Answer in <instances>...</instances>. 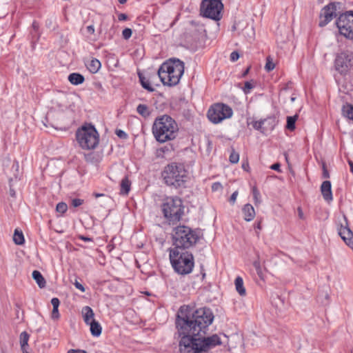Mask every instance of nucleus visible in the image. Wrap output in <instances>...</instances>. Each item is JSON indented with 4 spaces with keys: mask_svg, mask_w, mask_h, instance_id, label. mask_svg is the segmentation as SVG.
<instances>
[{
    "mask_svg": "<svg viewBox=\"0 0 353 353\" xmlns=\"http://www.w3.org/2000/svg\"><path fill=\"white\" fill-rule=\"evenodd\" d=\"M214 317L210 308L201 307L192 311L190 306L183 305L179 309L177 324L188 333L196 336L202 332L205 333Z\"/></svg>",
    "mask_w": 353,
    "mask_h": 353,
    "instance_id": "f257e3e1",
    "label": "nucleus"
},
{
    "mask_svg": "<svg viewBox=\"0 0 353 353\" xmlns=\"http://www.w3.org/2000/svg\"><path fill=\"white\" fill-rule=\"evenodd\" d=\"M152 132L154 139L160 143L172 141L179 132L176 121L168 114L157 117L152 124Z\"/></svg>",
    "mask_w": 353,
    "mask_h": 353,
    "instance_id": "f03ea898",
    "label": "nucleus"
},
{
    "mask_svg": "<svg viewBox=\"0 0 353 353\" xmlns=\"http://www.w3.org/2000/svg\"><path fill=\"white\" fill-rule=\"evenodd\" d=\"M184 68L183 61L177 59H170L161 64L158 75L163 85H176L183 74Z\"/></svg>",
    "mask_w": 353,
    "mask_h": 353,
    "instance_id": "7ed1b4c3",
    "label": "nucleus"
},
{
    "mask_svg": "<svg viewBox=\"0 0 353 353\" xmlns=\"http://www.w3.org/2000/svg\"><path fill=\"white\" fill-rule=\"evenodd\" d=\"M161 177L165 185L174 188L185 187L189 179L188 172L185 165L175 162L164 167L161 172Z\"/></svg>",
    "mask_w": 353,
    "mask_h": 353,
    "instance_id": "20e7f679",
    "label": "nucleus"
},
{
    "mask_svg": "<svg viewBox=\"0 0 353 353\" xmlns=\"http://www.w3.org/2000/svg\"><path fill=\"white\" fill-rule=\"evenodd\" d=\"M172 239L174 248L188 250L196 244L199 236L196 230L188 226L180 225L173 228Z\"/></svg>",
    "mask_w": 353,
    "mask_h": 353,
    "instance_id": "39448f33",
    "label": "nucleus"
},
{
    "mask_svg": "<svg viewBox=\"0 0 353 353\" xmlns=\"http://www.w3.org/2000/svg\"><path fill=\"white\" fill-rule=\"evenodd\" d=\"M164 218L170 223L179 222L183 214L185 207L183 201L177 196H165L161 205Z\"/></svg>",
    "mask_w": 353,
    "mask_h": 353,
    "instance_id": "423d86ee",
    "label": "nucleus"
},
{
    "mask_svg": "<svg viewBox=\"0 0 353 353\" xmlns=\"http://www.w3.org/2000/svg\"><path fill=\"white\" fill-rule=\"evenodd\" d=\"M169 257L174 271L185 275L192 272L194 263L193 255L188 252H182L177 248L170 250Z\"/></svg>",
    "mask_w": 353,
    "mask_h": 353,
    "instance_id": "0eeeda50",
    "label": "nucleus"
},
{
    "mask_svg": "<svg viewBox=\"0 0 353 353\" xmlns=\"http://www.w3.org/2000/svg\"><path fill=\"white\" fill-rule=\"evenodd\" d=\"M76 140L83 150H92L99 143V134L92 125H85L77 130Z\"/></svg>",
    "mask_w": 353,
    "mask_h": 353,
    "instance_id": "6e6552de",
    "label": "nucleus"
},
{
    "mask_svg": "<svg viewBox=\"0 0 353 353\" xmlns=\"http://www.w3.org/2000/svg\"><path fill=\"white\" fill-rule=\"evenodd\" d=\"M233 115L232 108L223 103H216L210 105L207 112V117L214 124H219Z\"/></svg>",
    "mask_w": 353,
    "mask_h": 353,
    "instance_id": "1a4fd4ad",
    "label": "nucleus"
},
{
    "mask_svg": "<svg viewBox=\"0 0 353 353\" xmlns=\"http://www.w3.org/2000/svg\"><path fill=\"white\" fill-rule=\"evenodd\" d=\"M223 8V3L220 0H203L200 6V12L204 17L218 21L221 17Z\"/></svg>",
    "mask_w": 353,
    "mask_h": 353,
    "instance_id": "9d476101",
    "label": "nucleus"
},
{
    "mask_svg": "<svg viewBox=\"0 0 353 353\" xmlns=\"http://www.w3.org/2000/svg\"><path fill=\"white\" fill-rule=\"evenodd\" d=\"M336 24L341 35L353 39V12H347L341 14Z\"/></svg>",
    "mask_w": 353,
    "mask_h": 353,
    "instance_id": "9b49d317",
    "label": "nucleus"
},
{
    "mask_svg": "<svg viewBox=\"0 0 353 353\" xmlns=\"http://www.w3.org/2000/svg\"><path fill=\"white\" fill-rule=\"evenodd\" d=\"M179 352L181 353H200L201 346H199V339L190 336L189 335H184L181 337L179 344Z\"/></svg>",
    "mask_w": 353,
    "mask_h": 353,
    "instance_id": "f8f14e48",
    "label": "nucleus"
},
{
    "mask_svg": "<svg viewBox=\"0 0 353 353\" xmlns=\"http://www.w3.org/2000/svg\"><path fill=\"white\" fill-rule=\"evenodd\" d=\"M352 66V53L342 52L336 57L335 60V68L341 74H346Z\"/></svg>",
    "mask_w": 353,
    "mask_h": 353,
    "instance_id": "ddd939ff",
    "label": "nucleus"
},
{
    "mask_svg": "<svg viewBox=\"0 0 353 353\" xmlns=\"http://www.w3.org/2000/svg\"><path fill=\"white\" fill-rule=\"evenodd\" d=\"M272 119H263L255 120L254 118H249L247 120L248 125H252L254 130H259L263 133L273 129Z\"/></svg>",
    "mask_w": 353,
    "mask_h": 353,
    "instance_id": "4468645a",
    "label": "nucleus"
},
{
    "mask_svg": "<svg viewBox=\"0 0 353 353\" xmlns=\"http://www.w3.org/2000/svg\"><path fill=\"white\" fill-rule=\"evenodd\" d=\"M336 6L334 3H331L325 6L321 12L319 26H325L331 21L336 15Z\"/></svg>",
    "mask_w": 353,
    "mask_h": 353,
    "instance_id": "2eb2a0df",
    "label": "nucleus"
},
{
    "mask_svg": "<svg viewBox=\"0 0 353 353\" xmlns=\"http://www.w3.org/2000/svg\"><path fill=\"white\" fill-rule=\"evenodd\" d=\"M199 346H201V352H206L209 349L214 347L221 343L220 338L214 334L211 336L203 338V339H198Z\"/></svg>",
    "mask_w": 353,
    "mask_h": 353,
    "instance_id": "dca6fc26",
    "label": "nucleus"
},
{
    "mask_svg": "<svg viewBox=\"0 0 353 353\" xmlns=\"http://www.w3.org/2000/svg\"><path fill=\"white\" fill-rule=\"evenodd\" d=\"M338 233L344 242L350 248H353V233L347 226L341 225Z\"/></svg>",
    "mask_w": 353,
    "mask_h": 353,
    "instance_id": "f3484780",
    "label": "nucleus"
},
{
    "mask_svg": "<svg viewBox=\"0 0 353 353\" xmlns=\"http://www.w3.org/2000/svg\"><path fill=\"white\" fill-rule=\"evenodd\" d=\"M321 192L325 201L328 202L332 201V185L330 181H325L322 183Z\"/></svg>",
    "mask_w": 353,
    "mask_h": 353,
    "instance_id": "a211bd4d",
    "label": "nucleus"
},
{
    "mask_svg": "<svg viewBox=\"0 0 353 353\" xmlns=\"http://www.w3.org/2000/svg\"><path fill=\"white\" fill-rule=\"evenodd\" d=\"M242 213L243 214L244 219L246 221H252L256 215L254 207L250 204H245L242 208Z\"/></svg>",
    "mask_w": 353,
    "mask_h": 353,
    "instance_id": "6ab92c4d",
    "label": "nucleus"
},
{
    "mask_svg": "<svg viewBox=\"0 0 353 353\" xmlns=\"http://www.w3.org/2000/svg\"><path fill=\"white\" fill-rule=\"evenodd\" d=\"M82 315L84 322L88 325L94 320V313L92 309L89 306H85L82 308Z\"/></svg>",
    "mask_w": 353,
    "mask_h": 353,
    "instance_id": "aec40b11",
    "label": "nucleus"
},
{
    "mask_svg": "<svg viewBox=\"0 0 353 353\" xmlns=\"http://www.w3.org/2000/svg\"><path fill=\"white\" fill-rule=\"evenodd\" d=\"M88 70L92 74L97 73L101 67V63L99 60L96 58H92L91 60L85 63Z\"/></svg>",
    "mask_w": 353,
    "mask_h": 353,
    "instance_id": "412c9836",
    "label": "nucleus"
},
{
    "mask_svg": "<svg viewBox=\"0 0 353 353\" xmlns=\"http://www.w3.org/2000/svg\"><path fill=\"white\" fill-rule=\"evenodd\" d=\"M51 304L53 307L52 311L51 313V318L52 320L57 321L60 318V314L59 312V306L60 305V301L58 298H52L51 299Z\"/></svg>",
    "mask_w": 353,
    "mask_h": 353,
    "instance_id": "4be33fe9",
    "label": "nucleus"
},
{
    "mask_svg": "<svg viewBox=\"0 0 353 353\" xmlns=\"http://www.w3.org/2000/svg\"><path fill=\"white\" fill-rule=\"evenodd\" d=\"M29 339H30V335L28 334V332H22L21 333L19 339H20L21 349L23 353H30L28 351Z\"/></svg>",
    "mask_w": 353,
    "mask_h": 353,
    "instance_id": "5701e85b",
    "label": "nucleus"
},
{
    "mask_svg": "<svg viewBox=\"0 0 353 353\" xmlns=\"http://www.w3.org/2000/svg\"><path fill=\"white\" fill-rule=\"evenodd\" d=\"M68 81L72 85H80L85 81L84 77L79 73H72L68 76Z\"/></svg>",
    "mask_w": 353,
    "mask_h": 353,
    "instance_id": "b1692460",
    "label": "nucleus"
},
{
    "mask_svg": "<svg viewBox=\"0 0 353 353\" xmlns=\"http://www.w3.org/2000/svg\"><path fill=\"white\" fill-rule=\"evenodd\" d=\"M235 289L240 296L246 295V290L244 287L243 280L241 276H237L234 281Z\"/></svg>",
    "mask_w": 353,
    "mask_h": 353,
    "instance_id": "393cba45",
    "label": "nucleus"
},
{
    "mask_svg": "<svg viewBox=\"0 0 353 353\" xmlns=\"http://www.w3.org/2000/svg\"><path fill=\"white\" fill-rule=\"evenodd\" d=\"M137 113L143 118H148L150 116L152 110L146 104H139L137 107Z\"/></svg>",
    "mask_w": 353,
    "mask_h": 353,
    "instance_id": "a878e982",
    "label": "nucleus"
},
{
    "mask_svg": "<svg viewBox=\"0 0 353 353\" xmlns=\"http://www.w3.org/2000/svg\"><path fill=\"white\" fill-rule=\"evenodd\" d=\"M121 186V194L127 195L130 190V186H131V182L129 180L128 176L124 177L121 182L120 184Z\"/></svg>",
    "mask_w": 353,
    "mask_h": 353,
    "instance_id": "bb28decb",
    "label": "nucleus"
},
{
    "mask_svg": "<svg viewBox=\"0 0 353 353\" xmlns=\"http://www.w3.org/2000/svg\"><path fill=\"white\" fill-rule=\"evenodd\" d=\"M90 327V332L94 336H99L101 334L102 327L99 322L92 321L91 323L88 324Z\"/></svg>",
    "mask_w": 353,
    "mask_h": 353,
    "instance_id": "cd10ccee",
    "label": "nucleus"
},
{
    "mask_svg": "<svg viewBox=\"0 0 353 353\" xmlns=\"http://www.w3.org/2000/svg\"><path fill=\"white\" fill-rule=\"evenodd\" d=\"M32 278L35 280L39 288H43L46 286V280L39 271L34 270L32 272Z\"/></svg>",
    "mask_w": 353,
    "mask_h": 353,
    "instance_id": "c85d7f7f",
    "label": "nucleus"
},
{
    "mask_svg": "<svg viewBox=\"0 0 353 353\" xmlns=\"http://www.w3.org/2000/svg\"><path fill=\"white\" fill-rule=\"evenodd\" d=\"M139 79L141 84L143 88H145L149 92H153L154 90V88H153L152 85L151 84L150 80L148 78L141 74H139Z\"/></svg>",
    "mask_w": 353,
    "mask_h": 353,
    "instance_id": "c756f323",
    "label": "nucleus"
},
{
    "mask_svg": "<svg viewBox=\"0 0 353 353\" xmlns=\"http://www.w3.org/2000/svg\"><path fill=\"white\" fill-rule=\"evenodd\" d=\"M13 241L17 245H23L25 242L24 236L21 231L16 229L13 235Z\"/></svg>",
    "mask_w": 353,
    "mask_h": 353,
    "instance_id": "7c9ffc66",
    "label": "nucleus"
},
{
    "mask_svg": "<svg viewBox=\"0 0 353 353\" xmlns=\"http://www.w3.org/2000/svg\"><path fill=\"white\" fill-rule=\"evenodd\" d=\"M343 113L349 119L353 120V105L347 104L343 108Z\"/></svg>",
    "mask_w": 353,
    "mask_h": 353,
    "instance_id": "2f4dec72",
    "label": "nucleus"
},
{
    "mask_svg": "<svg viewBox=\"0 0 353 353\" xmlns=\"http://www.w3.org/2000/svg\"><path fill=\"white\" fill-rule=\"evenodd\" d=\"M298 116L295 115L294 117H287V125L286 128L292 131L295 129V123L297 120Z\"/></svg>",
    "mask_w": 353,
    "mask_h": 353,
    "instance_id": "473e14b6",
    "label": "nucleus"
},
{
    "mask_svg": "<svg viewBox=\"0 0 353 353\" xmlns=\"http://www.w3.org/2000/svg\"><path fill=\"white\" fill-rule=\"evenodd\" d=\"M252 192L254 198V201L256 205L261 203V194L256 186H254L252 189Z\"/></svg>",
    "mask_w": 353,
    "mask_h": 353,
    "instance_id": "72a5a7b5",
    "label": "nucleus"
},
{
    "mask_svg": "<svg viewBox=\"0 0 353 353\" xmlns=\"http://www.w3.org/2000/svg\"><path fill=\"white\" fill-rule=\"evenodd\" d=\"M274 68H275V64L273 62L272 58L270 56H268L266 58V63L265 65V69L268 72H270V71L273 70L274 69Z\"/></svg>",
    "mask_w": 353,
    "mask_h": 353,
    "instance_id": "f704fd0d",
    "label": "nucleus"
},
{
    "mask_svg": "<svg viewBox=\"0 0 353 353\" xmlns=\"http://www.w3.org/2000/svg\"><path fill=\"white\" fill-rule=\"evenodd\" d=\"M253 266L254 267L256 273L258 276L261 279H263V273L261 269V263L259 261H255L253 262Z\"/></svg>",
    "mask_w": 353,
    "mask_h": 353,
    "instance_id": "c9c22d12",
    "label": "nucleus"
},
{
    "mask_svg": "<svg viewBox=\"0 0 353 353\" xmlns=\"http://www.w3.org/2000/svg\"><path fill=\"white\" fill-rule=\"evenodd\" d=\"M68 210V205L64 202H60L57 205L56 210L57 212L63 214Z\"/></svg>",
    "mask_w": 353,
    "mask_h": 353,
    "instance_id": "e433bc0d",
    "label": "nucleus"
},
{
    "mask_svg": "<svg viewBox=\"0 0 353 353\" xmlns=\"http://www.w3.org/2000/svg\"><path fill=\"white\" fill-rule=\"evenodd\" d=\"M229 160L232 163H238L239 160V154L237 152L232 151L230 154Z\"/></svg>",
    "mask_w": 353,
    "mask_h": 353,
    "instance_id": "4c0bfd02",
    "label": "nucleus"
},
{
    "mask_svg": "<svg viewBox=\"0 0 353 353\" xmlns=\"http://www.w3.org/2000/svg\"><path fill=\"white\" fill-rule=\"evenodd\" d=\"M132 31L130 28H126L122 32V36L125 39H128L131 37Z\"/></svg>",
    "mask_w": 353,
    "mask_h": 353,
    "instance_id": "58836bf2",
    "label": "nucleus"
},
{
    "mask_svg": "<svg viewBox=\"0 0 353 353\" xmlns=\"http://www.w3.org/2000/svg\"><path fill=\"white\" fill-rule=\"evenodd\" d=\"M223 190V185L220 182H215L212 185V192L221 191Z\"/></svg>",
    "mask_w": 353,
    "mask_h": 353,
    "instance_id": "ea45409f",
    "label": "nucleus"
},
{
    "mask_svg": "<svg viewBox=\"0 0 353 353\" xmlns=\"http://www.w3.org/2000/svg\"><path fill=\"white\" fill-rule=\"evenodd\" d=\"M83 203H84V201L81 199H74L72 201V205L74 208L81 205Z\"/></svg>",
    "mask_w": 353,
    "mask_h": 353,
    "instance_id": "a19ab883",
    "label": "nucleus"
},
{
    "mask_svg": "<svg viewBox=\"0 0 353 353\" xmlns=\"http://www.w3.org/2000/svg\"><path fill=\"white\" fill-rule=\"evenodd\" d=\"M253 88V85L249 82L246 81L244 85L243 90L245 93L250 92V91Z\"/></svg>",
    "mask_w": 353,
    "mask_h": 353,
    "instance_id": "79ce46f5",
    "label": "nucleus"
},
{
    "mask_svg": "<svg viewBox=\"0 0 353 353\" xmlns=\"http://www.w3.org/2000/svg\"><path fill=\"white\" fill-rule=\"evenodd\" d=\"M238 194H239L238 191H235V192H234L232 194V195H231V196H230V202L232 205H234V204L235 203L236 200V198H237V196H238Z\"/></svg>",
    "mask_w": 353,
    "mask_h": 353,
    "instance_id": "37998d69",
    "label": "nucleus"
},
{
    "mask_svg": "<svg viewBox=\"0 0 353 353\" xmlns=\"http://www.w3.org/2000/svg\"><path fill=\"white\" fill-rule=\"evenodd\" d=\"M74 285L75 288H77L78 290H79L81 292H84L85 291V289L83 287V285L81 283H80L79 281H75V282L74 283Z\"/></svg>",
    "mask_w": 353,
    "mask_h": 353,
    "instance_id": "c03bdc74",
    "label": "nucleus"
},
{
    "mask_svg": "<svg viewBox=\"0 0 353 353\" xmlns=\"http://www.w3.org/2000/svg\"><path fill=\"white\" fill-rule=\"evenodd\" d=\"M239 54L237 52L234 51L230 54V60L232 61H236L239 59Z\"/></svg>",
    "mask_w": 353,
    "mask_h": 353,
    "instance_id": "a18cd8bd",
    "label": "nucleus"
},
{
    "mask_svg": "<svg viewBox=\"0 0 353 353\" xmlns=\"http://www.w3.org/2000/svg\"><path fill=\"white\" fill-rule=\"evenodd\" d=\"M280 167H281L280 163H274V164L270 166V168L272 170H276V171H278V172H281Z\"/></svg>",
    "mask_w": 353,
    "mask_h": 353,
    "instance_id": "49530a36",
    "label": "nucleus"
},
{
    "mask_svg": "<svg viewBox=\"0 0 353 353\" xmlns=\"http://www.w3.org/2000/svg\"><path fill=\"white\" fill-rule=\"evenodd\" d=\"M118 19L119 21H125L127 19V15L125 14H123V13H121L119 14L118 16Z\"/></svg>",
    "mask_w": 353,
    "mask_h": 353,
    "instance_id": "de8ad7c7",
    "label": "nucleus"
},
{
    "mask_svg": "<svg viewBox=\"0 0 353 353\" xmlns=\"http://www.w3.org/2000/svg\"><path fill=\"white\" fill-rule=\"evenodd\" d=\"M242 168L245 171H249L250 166L248 161L245 163H243Z\"/></svg>",
    "mask_w": 353,
    "mask_h": 353,
    "instance_id": "09e8293b",
    "label": "nucleus"
},
{
    "mask_svg": "<svg viewBox=\"0 0 353 353\" xmlns=\"http://www.w3.org/2000/svg\"><path fill=\"white\" fill-rule=\"evenodd\" d=\"M117 134L119 137H123V138H125L126 137V134L122 131V130H119L117 132Z\"/></svg>",
    "mask_w": 353,
    "mask_h": 353,
    "instance_id": "8fccbe9b",
    "label": "nucleus"
},
{
    "mask_svg": "<svg viewBox=\"0 0 353 353\" xmlns=\"http://www.w3.org/2000/svg\"><path fill=\"white\" fill-rule=\"evenodd\" d=\"M88 32L90 34H93L94 32V28L93 26H88L87 27Z\"/></svg>",
    "mask_w": 353,
    "mask_h": 353,
    "instance_id": "3c124183",
    "label": "nucleus"
},
{
    "mask_svg": "<svg viewBox=\"0 0 353 353\" xmlns=\"http://www.w3.org/2000/svg\"><path fill=\"white\" fill-rule=\"evenodd\" d=\"M255 228L259 230H261V221H259L258 222L256 225H255Z\"/></svg>",
    "mask_w": 353,
    "mask_h": 353,
    "instance_id": "603ef678",
    "label": "nucleus"
},
{
    "mask_svg": "<svg viewBox=\"0 0 353 353\" xmlns=\"http://www.w3.org/2000/svg\"><path fill=\"white\" fill-rule=\"evenodd\" d=\"M323 176H324L325 178H328V177H329V174H328V172H327V170H324V172H323Z\"/></svg>",
    "mask_w": 353,
    "mask_h": 353,
    "instance_id": "864d4df0",
    "label": "nucleus"
},
{
    "mask_svg": "<svg viewBox=\"0 0 353 353\" xmlns=\"http://www.w3.org/2000/svg\"><path fill=\"white\" fill-rule=\"evenodd\" d=\"M94 196L96 198H98V197H100V196H104V194L94 193Z\"/></svg>",
    "mask_w": 353,
    "mask_h": 353,
    "instance_id": "5fc2aeb1",
    "label": "nucleus"
},
{
    "mask_svg": "<svg viewBox=\"0 0 353 353\" xmlns=\"http://www.w3.org/2000/svg\"><path fill=\"white\" fill-rule=\"evenodd\" d=\"M68 353H79V351L76 350H70Z\"/></svg>",
    "mask_w": 353,
    "mask_h": 353,
    "instance_id": "6e6d98bb",
    "label": "nucleus"
},
{
    "mask_svg": "<svg viewBox=\"0 0 353 353\" xmlns=\"http://www.w3.org/2000/svg\"><path fill=\"white\" fill-rule=\"evenodd\" d=\"M349 165L350 166V170L353 173V163L352 161H349Z\"/></svg>",
    "mask_w": 353,
    "mask_h": 353,
    "instance_id": "4d7b16f0",
    "label": "nucleus"
},
{
    "mask_svg": "<svg viewBox=\"0 0 353 353\" xmlns=\"http://www.w3.org/2000/svg\"><path fill=\"white\" fill-rule=\"evenodd\" d=\"M299 216L301 218L303 217V212H302V210H301V208H299Z\"/></svg>",
    "mask_w": 353,
    "mask_h": 353,
    "instance_id": "13d9d810",
    "label": "nucleus"
},
{
    "mask_svg": "<svg viewBox=\"0 0 353 353\" xmlns=\"http://www.w3.org/2000/svg\"><path fill=\"white\" fill-rule=\"evenodd\" d=\"M127 1V0H119V2L121 4L125 3Z\"/></svg>",
    "mask_w": 353,
    "mask_h": 353,
    "instance_id": "bf43d9fd",
    "label": "nucleus"
},
{
    "mask_svg": "<svg viewBox=\"0 0 353 353\" xmlns=\"http://www.w3.org/2000/svg\"><path fill=\"white\" fill-rule=\"evenodd\" d=\"M248 70H249V68H248V69H247V70L245 72L244 75H245V74H246L248 72Z\"/></svg>",
    "mask_w": 353,
    "mask_h": 353,
    "instance_id": "052dcab7",
    "label": "nucleus"
},
{
    "mask_svg": "<svg viewBox=\"0 0 353 353\" xmlns=\"http://www.w3.org/2000/svg\"><path fill=\"white\" fill-rule=\"evenodd\" d=\"M34 28H37V26L35 25V23H33Z\"/></svg>",
    "mask_w": 353,
    "mask_h": 353,
    "instance_id": "680f3d73",
    "label": "nucleus"
},
{
    "mask_svg": "<svg viewBox=\"0 0 353 353\" xmlns=\"http://www.w3.org/2000/svg\"><path fill=\"white\" fill-rule=\"evenodd\" d=\"M10 192H11V195H14V192H12V190H10Z\"/></svg>",
    "mask_w": 353,
    "mask_h": 353,
    "instance_id": "e2e57ef3",
    "label": "nucleus"
},
{
    "mask_svg": "<svg viewBox=\"0 0 353 353\" xmlns=\"http://www.w3.org/2000/svg\"><path fill=\"white\" fill-rule=\"evenodd\" d=\"M10 192H11V195H14V192H12V190H10Z\"/></svg>",
    "mask_w": 353,
    "mask_h": 353,
    "instance_id": "0e129e2a",
    "label": "nucleus"
}]
</instances>
